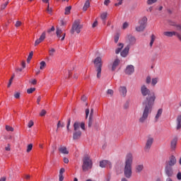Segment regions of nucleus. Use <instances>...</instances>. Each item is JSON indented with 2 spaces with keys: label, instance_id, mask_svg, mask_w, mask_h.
<instances>
[{
  "label": "nucleus",
  "instance_id": "f257e3e1",
  "mask_svg": "<svg viewBox=\"0 0 181 181\" xmlns=\"http://www.w3.org/2000/svg\"><path fill=\"white\" fill-rule=\"evenodd\" d=\"M140 93L143 97H146L145 100L143 102V106L144 108L143 114L139 119V122H140V124H144L146 119H148L149 114L152 112V108L155 104L156 96L155 95V93L151 92V90L148 88L146 85H141L140 88Z\"/></svg>",
  "mask_w": 181,
  "mask_h": 181
},
{
  "label": "nucleus",
  "instance_id": "f03ea898",
  "mask_svg": "<svg viewBox=\"0 0 181 181\" xmlns=\"http://www.w3.org/2000/svg\"><path fill=\"white\" fill-rule=\"evenodd\" d=\"M134 160V156L132 153H129L126 156L124 161V175L127 179H131L132 177V162Z\"/></svg>",
  "mask_w": 181,
  "mask_h": 181
},
{
  "label": "nucleus",
  "instance_id": "7ed1b4c3",
  "mask_svg": "<svg viewBox=\"0 0 181 181\" xmlns=\"http://www.w3.org/2000/svg\"><path fill=\"white\" fill-rule=\"evenodd\" d=\"M83 131H86V124L84 122H75L74 124V132H73V139L74 141H78L81 139L83 135Z\"/></svg>",
  "mask_w": 181,
  "mask_h": 181
},
{
  "label": "nucleus",
  "instance_id": "20e7f679",
  "mask_svg": "<svg viewBox=\"0 0 181 181\" xmlns=\"http://www.w3.org/2000/svg\"><path fill=\"white\" fill-rule=\"evenodd\" d=\"M83 165H82V170L83 172H87L89 169L93 168V160L88 155H86L83 158Z\"/></svg>",
  "mask_w": 181,
  "mask_h": 181
},
{
  "label": "nucleus",
  "instance_id": "39448f33",
  "mask_svg": "<svg viewBox=\"0 0 181 181\" xmlns=\"http://www.w3.org/2000/svg\"><path fill=\"white\" fill-rule=\"evenodd\" d=\"M95 64V71L97 72V78L101 77V71L103 69V59L101 57H98L93 62Z\"/></svg>",
  "mask_w": 181,
  "mask_h": 181
},
{
  "label": "nucleus",
  "instance_id": "423d86ee",
  "mask_svg": "<svg viewBox=\"0 0 181 181\" xmlns=\"http://www.w3.org/2000/svg\"><path fill=\"white\" fill-rule=\"evenodd\" d=\"M148 22V18L146 17H143L139 22V25L136 27V32H144L145 28H146V23Z\"/></svg>",
  "mask_w": 181,
  "mask_h": 181
},
{
  "label": "nucleus",
  "instance_id": "0eeeda50",
  "mask_svg": "<svg viewBox=\"0 0 181 181\" xmlns=\"http://www.w3.org/2000/svg\"><path fill=\"white\" fill-rule=\"evenodd\" d=\"M81 29V25H80V21H76L73 25L72 28L71 30V35H74V33L76 32V33H80Z\"/></svg>",
  "mask_w": 181,
  "mask_h": 181
},
{
  "label": "nucleus",
  "instance_id": "6e6552de",
  "mask_svg": "<svg viewBox=\"0 0 181 181\" xmlns=\"http://www.w3.org/2000/svg\"><path fill=\"white\" fill-rule=\"evenodd\" d=\"M164 173L168 176V177H173V176H175V170H173V167L165 165Z\"/></svg>",
  "mask_w": 181,
  "mask_h": 181
},
{
  "label": "nucleus",
  "instance_id": "1a4fd4ad",
  "mask_svg": "<svg viewBox=\"0 0 181 181\" xmlns=\"http://www.w3.org/2000/svg\"><path fill=\"white\" fill-rule=\"evenodd\" d=\"M176 163H177L176 157L172 155L169 157L168 160L165 162V165L173 167L175 166V165H176Z\"/></svg>",
  "mask_w": 181,
  "mask_h": 181
},
{
  "label": "nucleus",
  "instance_id": "9d476101",
  "mask_svg": "<svg viewBox=\"0 0 181 181\" xmlns=\"http://www.w3.org/2000/svg\"><path fill=\"white\" fill-rule=\"evenodd\" d=\"M127 43H128L127 46H129V47L130 46H134V45L136 43V38L132 35H129L127 37Z\"/></svg>",
  "mask_w": 181,
  "mask_h": 181
},
{
  "label": "nucleus",
  "instance_id": "9b49d317",
  "mask_svg": "<svg viewBox=\"0 0 181 181\" xmlns=\"http://www.w3.org/2000/svg\"><path fill=\"white\" fill-rule=\"evenodd\" d=\"M57 31H56V35L57 36V37H59V39L61 38V40L63 41L64 40V38L66 37V33H63V30L59 28V27H57Z\"/></svg>",
  "mask_w": 181,
  "mask_h": 181
},
{
  "label": "nucleus",
  "instance_id": "f8f14e48",
  "mask_svg": "<svg viewBox=\"0 0 181 181\" xmlns=\"http://www.w3.org/2000/svg\"><path fill=\"white\" fill-rule=\"evenodd\" d=\"M153 144V137H148L146 140L144 149L146 151H149V149H151V148H152Z\"/></svg>",
  "mask_w": 181,
  "mask_h": 181
},
{
  "label": "nucleus",
  "instance_id": "ddd939ff",
  "mask_svg": "<svg viewBox=\"0 0 181 181\" xmlns=\"http://www.w3.org/2000/svg\"><path fill=\"white\" fill-rule=\"evenodd\" d=\"M46 39V32H43L40 35V38L35 40L34 46H37V45H40L43 40Z\"/></svg>",
  "mask_w": 181,
  "mask_h": 181
},
{
  "label": "nucleus",
  "instance_id": "4468645a",
  "mask_svg": "<svg viewBox=\"0 0 181 181\" xmlns=\"http://www.w3.org/2000/svg\"><path fill=\"white\" fill-rule=\"evenodd\" d=\"M134 71L135 68L134 67V65H129L125 69V74H128L129 76H131V74H134Z\"/></svg>",
  "mask_w": 181,
  "mask_h": 181
},
{
  "label": "nucleus",
  "instance_id": "2eb2a0df",
  "mask_svg": "<svg viewBox=\"0 0 181 181\" xmlns=\"http://www.w3.org/2000/svg\"><path fill=\"white\" fill-rule=\"evenodd\" d=\"M58 151H59V152H60V153H62L63 155H69V150H67L66 146H60L58 148Z\"/></svg>",
  "mask_w": 181,
  "mask_h": 181
},
{
  "label": "nucleus",
  "instance_id": "dca6fc26",
  "mask_svg": "<svg viewBox=\"0 0 181 181\" xmlns=\"http://www.w3.org/2000/svg\"><path fill=\"white\" fill-rule=\"evenodd\" d=\"M176 122V129L177 131H180L181 129V115H179L175 120Z\"/></svg>",
  "mask_w": 181,
  "mask_h": 181
},
{
  "label": "nucleus",
  "instance_id": "f3484780",
  "mask_svg": "<svg viewBox=\"0 0 181 181\" xmlns=\"http://www.w3.org/2000/svg\"><path fill=\"white\" fill-rule=\"evenodd\" d=\"M119 63L120 61L118 59H116L112 65V71H115V70H117V68L118 67V66H119Z\"/></svg>",
  "mask_w": 181,
  "mask_h": 181
},
{
  "label": "nucleus",
  "instance_id": "a211bd4d",
  "mask_svg": "<svg viewBox=\"0 0 181 181\" xmlns=\"http://www.w3.org/2000/svg\"><path fill=\"white\" fill-rule=\"evenodd\" d=\"M110 166L111 168V162L107 160H104L100 162V168H105V166Z\"/></svg>",
  "mask_w": 181,
  "mask_h": 181
},
{
  "label": "nucleus",
  "instance_id": "6ab92c4d",
  "mask_svg": "<svg viewBox=\"0 0 181 181\" xmlns=\"http://www.w3.org/2000/svg\"><path fill=\"white\" fill-rule=\"evenodd\" d=\"M128 53H129V46H127L121 52L122 57H127L128 56Z\"/></svg>",
  "mask_w": 181,
  "mask_h": 181
},
{
  "label": "nucleus",
  "instance_id": "aec40b11",
  "mask_svg": "<svg viewBox=\"0 0 181 181\" xmlns=\"http://www.w3.org/2000/svg\"><path fill=\"white\" fill-rule=\"evenodd\" d=\"M162 112H163V110H162V109H159L157 111V113H156V117L154 118V122H158V121H159V118H160V117L162 116Z\"/></svg>",
  "mask_w": 181,
  "mask_h": 181
},
{
  "label": "nucleus",
  "instance_id": "412c9836",
  "mask_svg": "<svg viewBox=\"0 0 181 181\" xmlns=\"http://www.w3.org/2000/svg\"><path fill=\"white\" fill-rule=\"evenodd\" d=\"M119 91L121 95H122L123 97H125L127 95V87L120 86L119 88Z\"/></svg>",
  "mask_w": 181,
  "mask_h": 181
},
{
  "label": "nucleus",
  "instance_id": "4be33fe9",
  "mask_svg": "<svg viewBox=\"0 0 181 181\" xmlns=\"http://www.w3.org/2000/svg\"><path fill=\"white\" fill-rule=\"evenodd\" d=\"M136 173H141L144 170V164H139L135 167Z\"/></svg>",
  "mask_w": 181,
  "mask_h": 181
},
{
  "label": "nucleus",
  "instance_id": "5701e85b",
  "mask_svg": "<svg viewBox=\"0 0 181 181\" xmlns=\"http://www.w3.org/2000/svg\"><path fill=\"white\" fill-rule=\"evenodd\" d=\"M107 16H108V13H107L106 11L100 14V19H102L104 24H105V19H107Z\"/></svg>",
  "mask_w": 181,
  "mask_h": 181
},
{
  "label": "nucleus",
  "instance_id": "b1692460",
  "mask_svg": "<svg viewBox=\"0 0 181 181\" xmlns=\"http://www.w3.org/2000/svg\"><path fill=\"white\" fill-rule=\"evenodd\" d=\"M177 144V139L175 138L171 141V148L175 149L176 148V145Z\"/></svg>",
  "mask_w": 181,
  "mask_h": 181
},
{
  "label": "nucleus",
  "instance_id": "393cba45",
  "mask_svg": "<svg viewBox=\"0 0 181 181\" xmlns=\"http://www.w3.org/2000/svg\"><path fill=\"white\" fill-rule=\"evenodd\" d=\"M122 47H124V44L119 43V47L115 50L116 54H118L119 53H120L121 50H122Z\"/></svg>",
  "mask_w": 181,
  "mask_h": 181
},
{
  "label": "nucleus",
  "instance_id": "a878e982",
  "mask_svg": "<svg viewBox=\"0 0 181 181\" xmlns=\"http://www.w3.org/2000/svg\"><path fill=\"white\" fill-rule=\"evenodd\" d=\"M88 8H90V2L86 1L83 7V12H86V11L88 9Z\"/></svg>",
  "mask_w": 181,
  "mask_h": 181
},
{
  "label": "nucleus",
  "instance_id": "bb28decb",
  "mask_svg": "<svg viewBox=\"0 0 181 181\" xmlns=\"http://www.w3.org/2000/svg\"><path fill=\"white\" fill-rule=\"evenodd\" d=\"M54 53H56V49L54 48L49 49V56H50V57H53V56H54Z\"/></svg>",
  "mask_w": 181,
  "mask_h": 181
},
{
  "label": "nucleus",
  "instance_id": "cd10ccee",
  "mask_svg": "<svg viewBox=\"0 0 181 181\" xmlns=\"http://www.w3.org/2000/svg\"><path fill=\"white\" fill-rule=\"evenodd\" d=\"M155 39H156V37L154 35H152L151 37V41H150V47H152L153 46V42H155Z\"/></svg>",
  "mask_w": 181,
  "mask_h": 181
},
{
  "label": "nucleus",
  "instance_id": "c85d7f7f",
  "mask_svg": "<svg viewBox=\"0 0 181 181\" xmlns=\"http://www.w3.org/2000/svg\"><path fill=\"white\" fill-rule=\"evenodd\" d=\"M155 39H156V37L154 35H152L151 37V41H150V47H152L153 46V42H155Z\"/></svg>",
  "mask_w": 181,
  "mask_h": 181
},
{
  "label": "nucleus",
  "instance_id": "c756f323",
  "mask_svg": "<svg viewBox=\"0 0 181 181\" xmlns=\"http://www.w3.org/2000/svg\"><path fill=\"white\" fill-rule=\"evenodd\" d=\"M158 80H159V78H153L151 79V86H156V84H158Z\"/></svg>",
  "mask_w": 181,
  "mask_h": 181
},
{
  "label": "nucleus",
  "instance_id": "7c9ffc66",
  "mask_svg": "<svg viewBox=\"0 0 181 181\" xmlns=\"http://www.w3.org/2000/svg\"><path fill=\"white\" fill-rule=\"evenodd\" d=\"M70 11H71V6H69L65 8V15H70Z\"/></svg>",
  "mask_w": 181,
  "mask_h": 181
},
{
  "label": "nucleus",
  "instance_id": "2f4dec72",
  "mask_svg": "<svg viewBox=\"0 0 181 181\" xmlns=\"http://www.w3.org/2000/svg\"><path fill=\"white\" fill-rule=\"evenodd\" d=\"M13 78H15V74H13L11 76V78H10L8 83L7 85V87L9 88L11 87V86H12V81H13Z\"/></svg>",
  "mask_w": 181,
  "mask_h": 181
},
{
  "label": "nucleus",
  "instance_id": "473e14b6",
  "mask_svg": "<svg viewBox=\"0 0 181 181\" xmlns=\"http://www.w3.org/2000/svg\"><path fill=\"white\" fill-rule=\"evenodd\" d=\"M46 67V62L45 61H42L40 63V69L43 70Z\"/></svg>",
  "mask_w": 181,
  "mask_h": 181
},
{
  "label": "nucleus",
  "instance_id": "72a5a7b5",
  "mask_svg": "<svg viewBox=\"0 0 181 181\" xmlns=\"http://www.w3.org/2000/svg\"><path fill=\"white\" fill-rule=\"evenodd\" d=\"M88 125L89 128H91V127L93 125V117H91V116H89Z\"/></svg>",
  "mask_w": 181,
  "mask_h": 181
},
{
  "label": "nucleus",
  "instance_id": "f704fd0d",
  "mask_svg": "<svg viewBox=\"0 0 181 181\" xmlns=\"http://www.w3.org/2000/svg\"><path fill=\"white\" fill-rule=\"evenodd\" d=\"M32 57H33V52L31 51L28 55V57L27 59V62L30 63V60H32Z\"/></svg>",
  "mask_w": 181,
  "mask_h": 181
},
{
  "label": "nucleus",
  "instance_id": "c9c22d12",
  "mask_svg": "<svg viewBox=\"0 0 181 181\" xmlns=\"http://www.w3.org/2000/svg\"><path fill=\"white\" fill-rule=\"evenodd\" d=\"M57 129H58L59 128H64V122H62L61 121H59L58 123H57Z\"/></svg>",
  "mask_w": 181,
  "mask_h": 181
},
{
  "label": "nucleus",
  "instance_id": "e433bc0d",
  "mask_svg": "<svg viewBox=\"0 0 181 181\" xmlns=\"http://www.w3.org/2000/svg\"><path fill=\"white\" fill-rule=\"evenodd\" d=\"M33 148V144H28L27 146L26 151L29 153V152H30V151H32Z\"/></svg>",
  "mask_w": 181,
  "mask_h": 181
},
{
  "label": "nucleus",
  "instance_id": "4c0bfd02",
  "mask_svg": "<svg viewBox=\"0 0 181 181\" xmlns=\"http://www.w3.org/2000/svg\"><path fill=\"white\" fill-rule=\"evenodd\" d=\"M34 91H36V88H30L27 90L28 94H32Z\"/></svg>",
  "mask_w": 181,
  "mask_h": 181
},
{
  "label": "nucleus",
  "instance_id": "58836bf2",
  "mask_svg": "<svg viewBox=\"0 0 181 181\" xmlns=\"http://www.w3.org/2000/svg\"><path fill=\"white\" fill-rule=\"evenodd\" d=\"M8 4H9V1H6V3L3 4L1 6V10L4 11V9H5V8H6V6H8Z\"/></svg>",
  "mask_w": 181,
  "mask_h": 181
},
{
  "label": "nucleus",
  "instance_id": "ea45409f",
  "mask_svg": "<svg viewBox=\"0 0 181 181\" xmlns=\"http://www.w3.org/2000/svg\"><path fill=\"white\" fill-rule=\"evenodd\" d=\"M156 2H158V0H147L148 5H152Z\"/></svg>",
  "mask_w": 181,
  "mask_h": 181
},
{
  "label": "nucleus",
  "instance_id": "a19ab883",
  "mask_svg": "<svg viewBox=\"0 0 181 181\" xmlns=\"http://www.w3.org/2000/svg\"><path fill=\"white\" fill-rule=\"evenodd\" d=\"M152 81V78H151V76H147L146 78V83L147 84H151V82Z\"/></svg>",
  "mask_w": 181,
  "mask_h": 181
},
{
  "label": "nucleus",
  "instance_id": "79ce46f5",
  "mask_svg": "<svg viewBox=\"0 0 181 181\" xmlns=\"http://www.w3.org/2000/svg\"><path fill=\"white\" fill-rule=\"evenodd\" d=\"M6 131L11 132H13V129L12 127L6 125Z\"/></svg>",
  "mask_w": 181,
  "mask_h": 181
},
{
  "label": "nucleus",
  "instance_id": "37998d69",
  "mask_svg": "<svg viewBox=\"0 0 181 181\" xmlns=\"http://www.w3.org/2000/svg\"><path fill=\"white\" fill-rule=\"evenodd\" d=\"M33 125H35V122H33V120H30L28 124V128H32Z\"/></svg>",
  "mask_w": 181,
  "mask_h": 181
},
{
  "label": "nucleus",
  "instance_id": "c03bdc74",
  "mask_svg": "<svg viewBox=\"0 0 181 181\" xmlns=\"http://www.w3.org/2000/svg\"><path fill=\"white\" fill-rule=\"evenodd\" d=\"M29 83L30 84H33V86H36L37 81H36V79H31L29 81Z\"/></svg>",
  "mask_w": 181,
  "mask_h": 181
},
{
  "label": "nucleus",
  "instance_id": "a18cd8bd",
  "mask_svg": "<svg viewBox=\"0 0 181 181\" xmlns=\"http://www.w3.org/2000/svg\"><path fill=\"white\" fill-rule=\"evenodd\" d=\"M46 110H42L41 112H40V117H45L46 115Z\"/></svg>",
  "mask_w": 181,
  "mask_h": 181
},
{
  "label": "nucleus",
  "instance_id": "49530a36",
  "mask_svg": "<svg viewBox=\"0 0 181 181\" xmlns=\"http://www.w3.org/2000/svg\"><path fill=\"white\" fill-rule=\"evenodd\" d=\"M52 151L51 153H54V152L56 151V149H57V147L56 146L55 144H53L52 146Z\"/></svg>",
  "mask_w": 181,
  "mask_h": 181
},
{
  "label": "nucleus",
  "instance_id": "de8ad7c7",
  "mask_svg": "<svg viewBox=\"0 0 181 181\" xmlns=\"http://www.w3.org/2000/svg\"><path fill=\"white\" fill-rule=\"evenodd\" d=\"M47 11L48 12V13H52V8H50V5L49 4V3H48V5H47Z\"/></svg>",
  "mask_w": 181,
  "mask_h": 181
},
{
  "label": "nucleus",
  "instance_id": "09e8293b",
  "mask_svg": "<svg viewBox=\"0 0 181 181\" xmlns=\"http://www.w3.org/2000/svg\"><path fill=\"white\" fill-rule=\"evenodd\" d=\"M107 94H110V95H114V90L112 89H108L107 91Z\"/></svg>",
  "mask_w": 181,
  "mask_h": 181
},
{
  "label": "nucleus",
  "instance_id": "8fccbe9b",
  "mask_svg": "<svg viewBox=\"0 0 181 181\" xmlns=\"http://www.w3.org/2000/svg\"><path fill=\"white\" fill-rule=\"evenodd\" d=\"M117 1H119V2L115 4V6H119V5H122V1L124 0H117Z\"/></svg>",
  "mask_w": 181,
  "mask_h": 181
},
{
  "label": "nucleus",
  "instance_id": "3c124183",
  "mask_svg": "<svg viewBox=\"0 0 181 181\" xmlns=\"http://www.w3.org/2000/svg\"><path fill=\"white\" fill-rule=\"evenodd\" d=\"M118 40H119V35H117L115 37V43H118Z\"/></svg>",
  "mask_w": 181,
  "mask_h": 181
},
{
  "label": "nucleus",
  "instance_id": "603ef678",
  "mask_svg": "<svg viewBox=\"0 0 181 181\" xmlns=\"http://www.w3.org/2000/svg\"><path fill=\"white\" fill-rule=\"evenodd\" d=\"M110 3H111L110 0H105L104 5H105L106 6H108V5H110Z\"/></svg>",
  "mask_w": 181,
  "mask_h": 181
},
{
  "label": "nucleus",
  "instance_id": "864d4df0",
  "mask_svg": "<svg viewBox=\"0 0 181 181\" xmlns=\"http://www.w3.org/2000/svg\"><path fill=\"white\" fill-rule=\"evenodd\" d=\"M21 25H22V22L16 21L15 26H16V28H19V26H21Z\"/></svg>",
  "mask_w": 181,
  "mask_h": 181
},
{
  "label": "nucleus",
  "instance_id": "5fc2aeb1",
  "mask_svg": "<svg viewBox=\"0 0 181 181\" xmlns=\"http://www.w3.org/2000/svg\"><path fill=\"white\" fill-rule=\"evenodd\" d=\"M177 180H181V172L177 173Z\"/></svg>",
  "mask_w": 181,
  "mask_h": 181
},
{
  "label": "nucleus",
  "instance_id": "6e6d98bb",
  "mask_svg": "<svg viewBox=\"0 0 181 181\" xmlns=\"http://www.w3.org/2000/svg\"><path fill=\"white\" fill-rule=\"evenodd\" d=\"M128 26H129L128 23L125 22V23H123L122 28L123 29H127V28H128Z\"/></svg>",
  "mask_w": 181,
  "mask_h": 181
},
{
  "label": "nucleus",
  "instance_id": "4d7b16f0",
  "mask_svg": "<svg viewBox=\"0 0 181 181\" xmlns=\"http://www.w3.org/2000/svg\"><path fill=\"white\" fill-rule=\"evenodd\" d=\"M54 30H55L54 26H52V27L51 28V29H48V30H47V33H50L51 32H54Z\"/></svg>",
  "mask_w": 181,
  "mask_h": 181
},
{
  "label": "nucleus",
  "instance_id": "13d9d810",
  "mask_svg": "<svg viewBox=\"0 0 181 181\" xmlns=\"http://www.w3.org/2000/svg\"><path fill=\"white\" fill-rule=\"evenodd\" d=\"M90 114V109L86 110V118H88V115Z\"/></svg>",
  "mask_w": 181,
  "mask_h": 181
},
{
  "label": "nucleus",
  "instance_id": "bf43d9fd",
  "mask_svg": "<svg viewBox=\"0 0 181 181\" xmlns=\"http://www.w3.org/2000/svg\"><path fill=\"white\" fill-rule=\"evenodd\" d=\"M98 25V21H95V22L92 25V28H95Z\"/></svg>",
  "mask_w": 181,
  "mask_h": 181
},
{
  "label": "nucleus",
  "instance_id": "052dcab7",
  "mask_svg": "<svg viewBox=\"0 0 181 181\" xmlns=\"http://www.w3.org/2000/svg\"><path fill=\"white\" fill-rule=\"evenodd\" d=\"M70 122H71V119H68V123H67V126H66V129H67V130L69 131L70 129Z\"/></svg>",
  "mask_w": 181,
  "mask_h": 181
},
{
  "label": "nucleus",
  "instance_id": "680f3d73",
  "mask_svg": "<svg viewBox=\"0 0 181 181\" xmlns=\"http://www.w3.org/2000/svg\"><path fill=\"white\" fill-rule=\"evenodd\" d=\"M14 97L16 98H20V97H21V93H15L14 94Z\"/></svg>",
  "mask_w": 181,
  "mask_h": 181
},
{
  "label": "nucleus",
  "instance_id": "e2e57ef3",
  "mask_svg": "<svg viewBox=\"0 0 181 181\" xmlns=\"http://www.w3.org/2000/svg\"><path fill=\"white\" fill-rule=\"evenodd\" d=\"M5 150L7 151H11V144H8L7 146L5 147Z\"/></svg>",
  "mask_w": 181,
  "mask_h": 181
},
{
  "label": "nucleus",
  "instance_id": "0e129e2a",
  "mask_svg": "<svg viewBox=\"0 0 181 181\" xmlns=\"http://www.w3.org/2000/svg\"><path fill=\"white\" fill-rule=\"evenodd\" d=\"M65 172L64 168H61L59 170V175H63V173Z\"/></svg>",
  "mask_w": 181,
  "mask_h": 181
},
{
  "label": "nucleus",
  "instance_id": "69168bd1",
  "mask_svg": "<svg viewBox=\"0 0 181 181\" xmlns=\"http://www.w3.org/2000/svg\"><path fill=\"white\" fill-rule=\"evenodd\" d=\"M25 179H26V180H29L30 179V175H25Z\"/></svg>",
  "mask_w": 181,
  "mask_h": 181
},
{
  "label": "nucleus",
  "instance_id": "338daca9",
  "mask_svg": "<svg viewBox=\"0 0 181 181\" xmlns=\"http://www.w3.org/2000/svg\"><path fill=\"white\" fill-rule=\"evenodd\" d=\"M64 179V177H63V175H59V181H63Z\"/></svg>",
  "mask_w": 181,
  "mask_h": 181
},
{
  "label": "nucleus",
  "instance_id": "774afa93",
  "mask_svg": "<svg viewBox=\"0 0 181 181\" xmlns=\"http://www.w3.org/2000/svg\"><path fill=\"white\" fill-rule=\"evenodd\" d=\"M64 162L65 163H69V158H64Z\"/></svg>",
  "mask_w": 181,
  "mask_h": 181
}]
</instances>
